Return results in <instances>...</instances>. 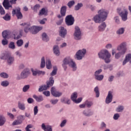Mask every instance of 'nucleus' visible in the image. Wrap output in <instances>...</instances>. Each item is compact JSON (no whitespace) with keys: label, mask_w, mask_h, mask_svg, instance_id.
<instances>
[{"label":"nucleus","mask_w":131,"mask_h":131,"mask_svg":"<svg viewBox=\"0 0 131 131\" xmlns=\"http://www.w3.org/2000/svg\"><path fill=\"white\" fill-rule=\"evenodd\" d=\"M124 31H125V28H120L117 30L116 33L118 35H121L124 33Z\"/></svg>","instance_id":"30"},{"label":"nucleus","mask_w":131,"mask_h":131,"mask_svg":"<svg viewBox=\"0 0 131 131\" xmlns=\"http://www.w3.org/2000/svg\"><path fill=\"white\" fill-rule=\"evenodd\" d=\"M38 113V107L37 106H35L34 107V115H37Z\"/></svg>","instance_id":"60"},{"label":"nucleus","mask_w":131,"mask_h":131,"mask_svg":"<svg viewBox=\"0 0 131 131\" xmlns=\"http://www.w3.org/2000/svg\"><path fill=\"white\" fill-rule=\"evenodd\" d=\"M59 35L62 38H64L66 35H67V30L63 27H60L59 28Z\"/></svg>","instance_id":"15"},{"label":"nucleus","mask_w":131,"mask_h":131,"mask_svg":"<svg viewBox=\"0 0 131 131\" xmlns=\"http://www.w3.org/2000/svg\"><path fill=\"white\" fill-rule=\"evenodd\" d=\"M42 39L43 41H49L50 40V38H49V36L46 33H43L41 35Z\"/></svg>","instance_id":"35"},{"label":"nucleus","mask_w":131,"mask_h":131,"mask_svg":"<svg viewBox=\"0 0 131 131\" xmlns=\"http://www.w3.org/2000/svg\"><path fill=\"white\" fill-rule=\"evenodd\" d=\"M30 74V73L29 72V69H25L20 73V77L22 78H27V77H28Z\"/></svg>","instance_id":"16"},{"label":"nucleus","mask_w":131,"mask_h":131,"mask_svg":"<svg viewBox=\"0 0 131 131\" xmlns=\"http://www.w3.org/2000/svg\"><path fill=\"white\" fill-rule=\"evenodd\" d=\"M9 49H11V50H15L16 49V46H15V43L14 42H10L9 45Z\"/></svg>","instance_id":"51"},{"label":"nucleus","mask_w":131,"mask_h":131,"mask_svg":"<svg viewBox=\"0 0 131 131\" xmlns=\"http://www.w3.org/2000/svg\"><path fill=\"white\" fill-rule=\"evenodd\" d=\"M124 54H125V53H123L121 52V51H119V52H118L115 54V59H118L122 55H124Z\"/></svg>","instance_id":"38"},{"label":"nucleus","mask_w":131,"mask_h":131,"mask_svg":"<svg viewBox=\"0 0 131 131\" xmlns=\"http://www.w3.org/2000/svg\"><path fill=\"white\" fill-rule=\"evenodd\" d=\"M6 118L3 115H0V126L4 125L6 123Z\"/></svg>","instance_id":"28"},{"label":"nucleus","mask_w":131,"mask_h":131,"mask_svg":"<svg viewBox=\"0 0 131 131\" xmlns=\"http://www.w3.org/2000/svg\"><path fill=\"white\" fill-rule=\"evenodd\" d=\"M9 33H10V31H7V30L4 31L2 32L3 37L5 39L7 38L8 37V35H9Z\"/></svg>","instance_id":"41"},{"label":"nucleus","mask_w":131,"mask_h":131,"mask_svg":"<svg viewBox=\"0 0 131 131\" xmlns=\"http://www.w3.org/2000/svg\"><path fill=\"white\" fill-rule=\"evenodd\" d=\"M110 58H111V54L110 53H107V54L105 55L103 60H104L105 63H110L111 60H110Z\"/></svg>","instance_id":"26"},{"label":"nucleus","mask_w":131,"mask_h":131,"mask_svg":"<svg viewBox=\"0 0 131 131\" xmlns=\"http://www.w3.org/2000/svg\"><path fill=\"white\" fill-rule=\"evenodd\" d=\"M67 65H68L70 68H72L73 71H76V70H77L76 63L73 61L72 58L69 57L64 58L62 61V66L64 70L67 69Z\"/></svg>","instance_id":"1"},{"label":"nucleus","mask_w":131,"mask_h":131,"mask_svg":"<svg viewBox=\"0 0 131 131\" xmlns=\"http://www.w3.org/2000/svg\"><path fill=\"white\" fill-rule=\"evenodd\" d=\"M32 127H33V125H32V124H29L26 127V131H31V130L29 128H32Z\"/></svg>","instance_id":"64"},{"label":"nucleus","mask_w":131,"mask_h":131,"mask_svg":"<svg viewBox=\"0 0 131 131\" xmlns=\"http://www.w3.org/2000/svg\"><path fill=\"white\" fill-rule=\"evenodd\" d=\"M124 110V106L123 105H119L116 108L115 111L118 113L120 112H123Z\"/></svg>","instance_id":"32"},{"label":"nucleus","mask_w":131,"mask_h":131,"mask_svg":"<svg viewBox=\"0 0 131 131\" xmlns=\"http://www.w3.org/2000/svg\"><path fill=\"white\" fill-rule=\"evenodd\" d=\"M53 52L56 56H60V49L59 46L55 45L53 47Z\"/></svg>","instance_id":"23"},{"label":"nucleus","mask_w":131,"mask_h":131,"mask_svg":"<svg viewBox=\"0 0 131 131\" xmlns=\"http://www.w3.org/2000/svg\"><path fill=\"white\" fill-rule=\"evenodd\" d=\"M57 68L56 67H54L53 70L50 74L51 76H55V75L57 74Z\"/></svg>","instance_id":"47"},{"label":"nucleus","mask_w":131,"mask_h":131,"mask_svg":"<svg viewBox=\"0 0 131 131\" xmlns=\"http://www.w3.org/2000/svg\"><path fill=\"white\" fill-rule=\"evenodd\" d=\"M103 71L102 69H99L94 73V76L100 75V73Z\"/></svg>","instance_id":"63"},{"label":"nucleus","mask_w":131,"mask_h":131,"mask_svg":"<svg viewBox=\"0 0 131 131\" xmlns=\"http://www.w3.org/2000/svg\"><path fill=\"white\" fill-rule=\"evenodd\" d=\"M52 67H53V66H52V62L51 61V60L47 59L46 60V68L47 69H51Z\"/></svg>","instance_id":"36"},{"label":"nucleus","mask_w":131,"mask_h":131,"mask_svg":"<svg viewBox=\"0 0 131 131\" xmlns=\"http://www.w3.org/2000/svg\"><path fill=\"white\" fill-rule=\"evenodd\" d=\"M21 26H24L25 27L24 31L26 33H28L30 32L32 33V27H30V24L26 23H23L20 24Z\"/></svg>","instance_id":"11"},{"label":"nucleus","mask_w":131,"mask_h":131,"mask_svg":"<svg viewBox=\"0 0 131 131\" xmlns=\"http://www.w3.org/2000/svg\"><path fill=\"white\" fill-rule=\"evenodd\" d=\"M66 23L68 26H71L74 24V17L72 16V15H68L66 17Z\"/></svg>","instance_id":"10"},{"label":"nucleus","mask_w":131,"mask_h":131,"mask_svg":"<svg viewBox=\"0 0 131 131\" xmlns=\"http://www.w3.org/2000/svg\"><path fill=\"white\" fill-rule=\"evenodd\" d=\"M16 2L17 0H10V2H9V0H4L3 3V7H4L6 10H9L10 8H12V5L10 4V3L12 4V5H15Z\"/></svg>","instance_id":"7"},{"label":"nucleus","mask_w":131,"mask_h":131,"mask_svg":"<svg viewBox=\"0 0 131 131\" xmlns=\"http://www.w3.org/2000/svg\"><path fill=\"white\" fill-rule=\"evenodd\" d=\"M83 114H84L85 116L89 117L94 115V112L91 111H84L83 112Z\"/></svg>","instance_id":"29"},{"label":"nucleus","mask_w":131,"mask_h":131,"mask_svg":"<svg viewBox=\"0 0 131 131\" xmlns=\"http://www.w3.org/2000/svg\"><path fill=\"white\" fill-rule=\"evenodd\" d=\"M120 117V115L118 113L115 114L113 116V119L114 120H118V119Z\"/></svg>","instance_id":"56"},{"label":"nucleus","mask_w":131,"mask_h":131,"mask_svg":"<svg viewBox=\"0 0 131 131\" xmlns=\"http://www.w3.org/2000/svg\"><path fill=\"white\" fill-rule=\"evenodd\" d=\"M23 43H24V41L22 39H19L16 41V45L17 47H22L23 46Z\"/></svg>","instance_id":"45"},{"label":"nucleus","mask_w":131,"mask_h":131,"mask_svg":"<svg viewBox=\"0 0 131 131\" xmlns=\"http://www.w3.org/2000/svg\"><path fill=\"white\" fill-rule=\"evenodd\" d=\"M12 14L13 16L16 15L17 19H22V18H23V15H22V13H21V9L20 7H17L15 9H13Z\"/></svg>","instance_id":"8"},{"label":"nucleus","mask_w":131,"mask_h":131,"mask_svg":"<svg viewBox=\"0 0 131 131\" xmlns=\"http://www.w3.org/2000/svg\"><path fill=\"white\" fill-rule=\"evenodd\" d=\"M32 28V34H36L38 32H39L40 30H42V27L39 26H33Z\"/></svg>","instance_id":"18"},{"label":"nucleus","mask_w":131,"mask_h":131,"mask_svg":"<svg viewBox=\"0 0 131 131\" xmlns=\"http://www.w3.org/2000/svg\"><path fill=\"white\" fill-rule=\"evenodd\" d=\"M67 11V6H63L60 8V14L61 16H65L66 15V11Z\"/></svg>","instance_id":"24"},{"label":"nucleus","mask_w":131,"mask_h":131,"mask_svg":"<svg viewBox=\"0 0 131 131\" xmlns=\"http://www.w3.org/2000/svg\"><path fill=\"white\" fill-rule=\"evenodd\" d=\"M93 20L95 23H100V22H102L103 18L101 17L99 14L98 13V14H96L94 17H93Z\"/></svg>","instance_id":"20"},{"label":"nucleus","mask_w":131,"mask_h":131,"mask_svg":"<svg viewBox=\"0 0 131 131\" xmlns=\"http://www.w3.org/2000/svg\"><path fill=\"white\" fill-rule=\"evenodd\" d=\"M21 123H22V121L17 119L13 122L12 125H19V124H21Z\"/></svg>","instance_id":"53"},{"label":"nucleus","mask_w":131,"mask_h":131,"mask_svg":"<svg viewBox=\"0 0 131 131\" xmlns=\"http://www.w3.org/2000/svg\"><path fill=\"white\" fill-rule=\"evenodd\" d=\"M112 100H113V92L109 91L105 98L106 104H110L112 102Z\"/></svg>","instance_id":"12"},{"label":"nucleus","mask_w":131,"mask_h":131,"mask_svg":"<svg viewBox=\"0 0 131 131\" xmlns=\"http://www.w3.org/2000/svg\"><path fill=\"white\" fill-rule=\"evenodd\" d=\"M78 96V94H77V92L73 93L71 96L72 101L74 102V101L77 99Z\"/></svg>","instance_id":"33"},{"label":"nucleus","mask_w":131,"mask_h":131,"mask_svg":"<svg viewBox=\"0 0 131 131\" xmlns=\"http://www.w3.org/2000/svg\"><path fill=\"white\" fill-rule=\"evenodd\" d=\"M1 77L2 78H9V75L7 73L2 72L0 74Z\"/></svg>","instance_id":"49"},{"label":"nucleus","mask_w":131,"mask_h":131,"mask_svg":"<svg viewBox=\"0 0 131 131\" xmlns=\"http://www.w3.org/2000/svg\"><path fill=\"white\" fill-rule=\"evenodd\" d=\"M33 98L35 99L36 101V102H42L43 101V97H42V96L39 95V96H36L35 95L33 96Z\"/></svg>","instance_id":"27"},{"label":"nucleus","mask_w":131,"mask_h":131,"mask_svg":"<svg viewBox=\"0 0 131 131\" xmlns=\"http://www.w3.org/2000/svg\"><path fill=\"white\" fill-rule=\"evenodd\" d=\"M94 92L96 94V98H99L100 97V91H99V87L98 86L94 88Z\"/></svg>","instance_id":"40"},{"label":"nucleus","mask_w":131,"mask_h":131,"mask_svg":"<svg viewBox=\"0 0 131 131\" xmlns=\"http://www.w3.org/2000/svg\"><path fill=\"white\" fill-rule=\"evenodd\" d=\"M0 14L1 15H5L6 14V11L2 5H0Z\"/></svg>","instance_id":"57"},{"label":"nucleus","mask_w":131,"mask_h":131,"mask_svg":"<svg viewBox=\"0 0 131 131\" xmlns=\"http://www.w3.org/2000/svg\"><path fill=\"white\" fill-rule=\"evenodd\" d=\"M7 63L8 65H12V64L14 63V61H15V59L14 58V57L9 55V56L7 58Z\"/></svg>","instance_id":"25"},{"label":"nucleus","mask_w":131,"mask_h":131,"mask_svg":"<svg viewBox=\"0 0 131 131\" xmlns=\"http://www.w3.org/2000/svg\"><path fill=\"white\" fill-rule=\"evenodd\" d=\"M82 6V3H78V4L75 6V11H78Z\"/></svg>","instance_id":"52"},{"label":"nucleus","mask_w":131,"mask_h":131,"mask_svg":"<svg viewBox=\"0 0 131 131\" xmlns=\"http://www.w3.org/2000/svg\"><path fill=\"white\" fill-rule=\"evenodd\" d=\"M75 2H74V1H71L68 3V6L69 8H71L72 6H74V5H75Z\"/></svg>","instance_id":"61"},{"label":"nucleus","mask_w":131,"mask_h":131,"mask_svg":"<svg viewBox=\"0 0 131 131\" xmlns=\"http://www.w3.org/2000/svg\"><path fill=\"white\" fill-rule=\"evenodd\" d=\"M117 12L122 18V21H126L127 20V15L128 14V12L126 9L123 8L122 9L121 8H119L117 9Z\"/></svg>","instance_id":"4"},{"label":"nucleus","mask_w":131,"mask_h":131,"mask_svg":"<svg viewBox=\"0 0 131 131\" xmlns=\"http://www.w3.org/2000/svg\"><path fill=\"white\" fill-rule=\"evenodd\" d=\"M128 62L131 63V54H127L126 55L125 58L123 61L122 65H125V64Z\"/></svg>","instance_id":"21"},{"label":"nucleus","mask_w":131,"mask_h":131,"mask_svg":"<svg viewBox=\"0 0 131 131\" xmlns=\"http://www.w3.org/2000/svg\"><path fill=\"white\" fill-rule=\"evenodd\" d=\"M109 53V51L106 50H101L99 53L98 56L100 59H104V57L106 56V55Z\"/></svg>","instance_id":"19"},{"label":"nucleus","mask_w":131,"mask_h":131,"mask_svg":"<svg viewBox=\"0 0 131 131\" xmlns=\"http://www.w3.org/2000/svg\"><path fill=\"white\" fill-rule=\"evenodd\" d=\"M51 95L56 98L61 97L62 93L57 91L55 87H52L51 90Z\"/></svg>","instance_id":"14"},{"label":"nucleus","mask_w":131,"mask_h":131,"mask_svg":"<svg viewBox=\"0 0 131 131\" xmlns=\"http://www.w3.org/2000/svg\"><path fill=\"white\" fill-rule=\"evenodd\" d=\"M95 79H96V80L101 81L103 80V79L104 78V75H97L96 76H95Z\"/></svg>","instance_id":"39"},{"label":"nucleus","mask_w":131,"mask_h":131,"mask_svg":"<svg viewBox=\"0 0 131 131\" xmlns=\"http://www.w3.org/2000/svg\"><path fill=\"white\" fill-rule=\"evenodd\" d=\"M106 27H107V25H106V23H102L100 25L98 26V31H100V32H103V31H104L105 29H106Z\"/></svg>","instance_id":"22"},{"label":"nucleus","mask_w":131,"mask_h":131,"mask_svg":"<svg viewBox=\"0 0 131 131\" xmlns=\"http://www.w3.org/2000/svg\"><path fill=\"white\" fill-rule=\"evenodd\" d=\"M31 71L32 72V75L33 76H36L37 75H45V74H46L45 71H40L38 70H34L33 69H31Z\"/></svg>","instance_id":"13"},{"label":"nucleus","mask_w":131,"mask_h":131,"mask_svg":"<svg viewBox=\"0 0 131 131\" xmlns=\"http://www.w3.org/2000/svg\"><path fill=\"white\" fill-rule=\"evenodd\" d=\"M9 55H10V54H9L3 53L0 56V58L2 60H7Z\"/></svg>","instance_id":"44"},{"label":"nucleus","mask_w":131,"mask_h":131,"mask_svg":"<svg viewBox=\"0 0 131 131\" xmlns=\"http://www.w3.org/2000/svg\"><path fill=\"white\" fill-rule=\"evenodd\" d=\"M74 39L75 40H80L82 38V33L80 28L77 26L75 27L74 32L73 33Z\"/></svg>","instance_id":"3"},{"label":"nucleus","mask_w":131,"mask_h":131,"mask_svg":"<svg viewBox=\"0 0 131 131\" xmlns=\"http://www.w3.org/2000/svg\"><path fill=\"white\" fill-rule=\"evenodd\" d=\"M41 128L44 131H53L52 126L50 125H46L45 123L41 124Z\"/></svg>","instance_id":"17"},{"label":"nucleus","mask_w":131,"mask_h":131,"mask_svg":"<svg viewBox=\"0 0 131 131\" xmlns=\"http://www.w3.org/2000/svg\"><path fill=\"white\" fill-rule=\"evenodd\" d=\"M67 124V119H64L62 121H61L60 124V127H64L65 125Z\"/></svg>","instance_id":"50"},{"label":"nucleus","mask_w":131,"mask_h":131,"mask_svg":"<svg viewBox=\"0 0 131 131\" xmlns=\"http://www.w3.org/2000/svg\"><path fill=\"white\" fill-rule=\"evenodd\" d=\"M104 69L105 70H106V69H109V70L111 71L112 70H113V66L112 64H108L106 67H105Z\"/></svg>","instance_id":"55"},{"label":"nucleus","mask_w":131,"mask_h":131,"mask_svg":"<svg viewBox=\"0 0 131 131\" xmlns=\"http://www.w3.org/2000/svg\"><path fill=\"white\" fill-rule=\"evenodd\" d=\"M85 104L88 108H91V107L93 105H94V103H93V101H90L89 100H86L85 101Z\"/></svg>","instance_id":"43"},{"label":"nucleus","mask_w":131,"mask_h":131,"mask_svg":"<svg viewBox=\"0 0 131 131\" xmlns=\"http://www.w3.org/2000/svg\"><path fill=\"white\" fill-rule=\"evenodd\" d=\"M54 77H51L49 78V81L47 82V85H43L40 86L38 92H42L43 91H47L50 87L53 86L54 84Z\"/></svg>","instance_id":"2"},{"label":"nucleus","mask_w":131,"mask_h":131,"mask_svg":"<svg viewBox=\"0 0 131 131\" xmlns=\"http://www.w3.org/2000/svg\"><path fill=\"white\" fill-rule=\"evenodd\" d=\"M58 102H59L58 99H51L50 100V103H51L52 105H56Z\"/></svg>","instance_id":"59"},{"label":"nucleus","mask_w":131,"mask_h":131,"mask_svg":"<svg viewBox=\"0 0 131 131\" xmlns=\"http://www.w3.org/2000/svg\"><path fill=\"white\" fill-rule=\"evenodd\" d=\"M114 20L116 23V24H119L120 23V20H119V16H115L114 18Z\"/></svg>","instance_id":"62"},{"label":"nucleus","mask_w":131,"mask_h":131,"mask_svg":"<svg viewBox=\"0 0 131 131\" xmlns=\"http://www.w3.org/2000/svg\"><path fill=\"white\" fill-rule=\"evenodd\" d=\"M40 8V5H39V4H36L34 6L33 10L34 12H37V11L39 10Z\"/></svg>","instance_id":"54"},{"label":"nucleus","mask_w":131,"mask_h":131,"mask_svg":"<svg viewBox=\"0 0 131 131\" xmlns=\"http://www.w3.org/2000/svg\"><path fill=\"white\" fill-rule=\"evenodd\" d=\"M40 68H45L46 67V58L45 56H42L41 58V62H40Z\"/></svg>","instance_id":"31"},{"label":"nucleus","mask_w":131,"mask_h":131,"mask_svg":"<svg viewBox=\"0 0 131 131\" xmlns=\"http://www.w3.org/2000/svg\"><path fill=\"white\" fill-rule=\"evenodd\" d=\"M86 54V50L85 49H83L78 51L75 55V58L77 60H82V58L84 57Z\"/></svg>","instance_id":"5"},{"label":"nucleus","mask_w":131,"mask_h":131,"mask_svg":"<svg viewBox=\"0 0 131 131\" xmlns=\"http://www.w3.org/2000/svg\"><path fill=\"white\" fill-rule=\"evenodd\" d=\"M29 89H30V85H26L23 88V92H24V93H26V92L28 91V90H29Z\"/></svg>","instance_id":"46"},{"label":"nucleus","mask_w":131,"mask_h":131,"mask_svg":"<svg viewBox=\"0 0 131 131\" xmlns=\"http://www.w3.org/2000/svg\"><path fill=\"white\" fill-rule=\"evenodd\" d=\"M117 50L119 51V52L125 54V53H126V50H127L126 48V42H123L120 43L117 46Z\"/></svg>","instance_id":"9"},{"label":"nucleus","mask_w":131,"mask_h":131,"mask_svg":"<svg viewBox=\"0 0 131 131\" xmlns=\"http://www.w3.org/2000/svg\"><path fill=\"white\" fill-rule=\"evenodd\" d=\"M1 84L2 86H3L4 88H7V86H9L10 82H9L8 80H4L1 82Z\"/></svg>","instance_id":"37"},{"label":"nucleus","mask_w":131,"mask_h":131,"mask_svg":"<svg viewBox=\"0 0 131 131\" xmlns=\"http://www.w3.org/2000/svg\"><path fill=\"white\" fill-rule=\"evenodd\" d=\"M47 14V12L46 11V9L42 8L41 10L39 11L38 13L39 16H42V15H46Z\"/></svg>","instance_id":"48"},{"label":"nucleus","mask_w":131,"mask_h":131,"mask_svg":"<svg viewBox=\"0 0 131 131\" xmlns=\"http://www.w3.org/2000/svg\"><path fill=\"white\" fill-rule=\"evenodd\" d=\"M17 118L18 120L21 121V123H22V122H23V120L25 119V117L23 115H20L17 116Z\"/></svg>","instance_id":"58"},{"label":"nucleus","mask_w":131,"mask_h":131,"mask_svg":"<svg viewBox=\"0 0 131 131\" xmlns=\"http://www.w3.org/2000/svg\"><path fill=\"white\" fill-rule=\"evenodd\" d=\"M18 107L20 110H22L23 111H25V109H26V107H25V103L18 102Z\"/></svg>","instance_id":"34"},{"label":"nucleus","mask_w":131,"mask_h":131,"mask_svg":"<svg viewBox=\"0 0 131 131\" xmlns=\"http://www.w3.org/2000/svg\"><path fill=\"white\" fill-rule=\"evenodd\" d=\"M3 19L5 21H10L11 20V15L9 13H6L4 16L3 17Z\"/></svg>","instance_id":"42"},{"label":"nucleus","mask_w":131,"mask_h":131,"mask_svg":"<svg viewBox=\"0 0 131 131\" xmlns=\"http://www.w3.org/2000/svg\"><path fill=\"white\" fill-rule=\"evenodd\" d=\"M98 14H99L100 17L102 18V21H105L108 17L109 11L105 9H101L98 11Z\"/></svg>","instance_id":"6"}]
</instances>
